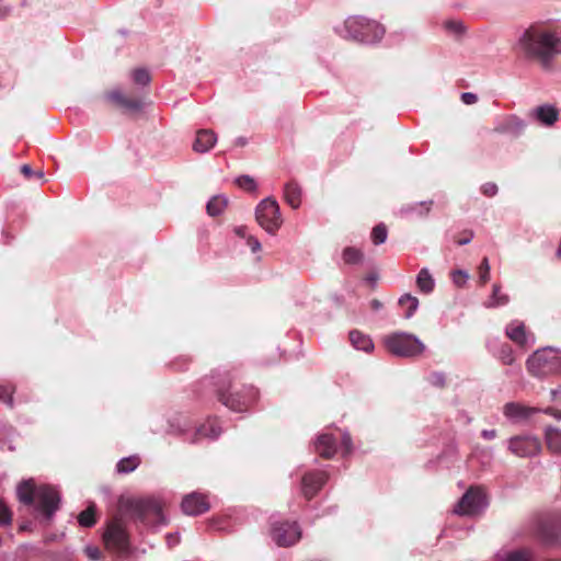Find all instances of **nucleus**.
<instances>
[{
    "mask_svg": "<svg viewBox=\"0 0 561 561\" xmlns=\"http://www.w3.org/2000/svg\"><path fill=\"white\" fill-rule=\"evenodd\" d=\"M468 275L463 271H457L453 275V279L455 284L459 287L463 286L467 282Z\"/></svg>",
    "mask_w": 561,
    "mask_h": 561,
    "instance_id": "a18cd8bd",
    "label": "nucleus"
},
{
    "mask_svg": "<svg viewBox=\"0 0 561 561\" xmlns=\"http://www.w3.org/2000/svg\"><path fill=\"white\" fill-rule=\"evenodd\" d=\"M526 128V123L515 115H511L501 121L493 129L494 133L508 135L512 138H518Z\"/></svg>",
    "mask_w": 561,
    "mask_h": 561,
    "instance_id": "dca6fc26",
    "label": "nucleus"
},
{
    "mask_svg": "<svg viewBox=\"0 0 561 561\" xmlns=\"http://www.w3.org/2000/svg\"><path fill=\"white\" fill-rule=\"evenodd\" d=\"M95 511L96 508L94 504L89 505L84 511H82L78 515L79 525L87 528L94 526L96 523Z\"/></svg>",
    "mask_w": 561,
    "mask_h": 561,
    "instance_id": "c756f323",
    "label": "nucleus"
},
{
    "mask_svg": "<svg viewBox=\"0 0 561 561\" xmlns=\"http://www.w3.org/2000/svg\"><path fill=\"white\" fill-rule=\"evenodd\" d=\"M536 536L548 546L561 540V513L540 515L536 519Z\"/></svg>",
    "mask_w": 561,
    "mask_h": 561,
    "instance_id": "9d476101",
    "label": "nucleus"
},
{
    "mask_svg": "<svg viewBox=\"0 0 561 561\" xmlns=\"http://www.w3.org/2000/svg\"><path fill=\"white\" fill-rule=\"evenodd\" d=\"M473 236H474V233L472 230H465L461 233V237L456 240V243L458 245H466L471 242V240L473 239Z\"/></svg>",
    "mask_w": 561,
    "mask_h": 561,
    "instance_id": "c03bdc74",
    "label": "nucleus"
},
{
    "mask_svg": "<svg viewBox=\"0 0 561 561\" xmlns=\"http://www.w3.org/2000/svg\"><path fill=\"white\" fill-rule=\"evenodd\" d=\"M328 473L324 471H311L304 474L301 479V492L307 500H311L328 481Z\"/></svg>",
    "mask_w": 561,
    "mask_h": 561,
    "instance_id": "4468645a",
    "label": "nucleus"
},
{
    "mask_svg": "<svg viewBox=\"0 0 561 561\" xmlns=\"http://www.w3.org/2000/svg\"><path fill=\"white\" fill-rule=\"evenodd\" d=\"M131 79L135 84L147 87L151 82V75L146 68H136L131 71Z\"/></svg>",
    "mask_w": 561,
    "mask_h": 561,
    "instance_id": "72a5a7b5",
    "label": "nucleus"
},
{
    "mask_svg": "<svg viewBox=\"0 0 561 561\" xmlns=\"http://www.w3.org/2000/svg\"><path fill=\"white\" fill-rule=\"evenodd\" d=\"M430 382L432 386L443 389L446 386V376L443 373H433L430 377Z\"/></svg>",
    "mask_w": 561,
    "mask_h": 561,
    "instance_id": "a19ab883",
    "label": "nucleus"
},
{
    "mask_svg": "<svg viewBox=\"0 0 561 561\" xmlns=\"http://www.w3.org/2000/svg\"><path fill=\"white\" fill-rule=\"evenodd\" d=\"M245 145H247V139L244 137H239L236 140V146H245Z\"/></svg>",
    "mask_w": 561,
    "mask_h": 561,
    "instance_id": "6e6d98bb",
    "label": "nucleus"
},
{
    "mask_svg": "<svg viewBox=\"0 0 561 561\" xmlns=\"http://www.w3.org/2000/svg\"><path fill=\"white\" fill-rule=\"evenodd\" d=\"M460 99L467 105L474 104L478 101V96L471 92L461 93Z\"/></svg>",
    "mask_w": 561,
    "mask_h": 561,
    "instance_id": "de8ad7c7",
    "label": "nucleus"
},
{
    "mask_svg": "<svg viewBox=\"0 0 561 561\" xmlns=\"http://www.w3.org/2000/svg\"><path fill=\"white\" fill-rule=\"evenodd\" d=\"M342 259L347 265L362 264L364 262V252L355 247H346L342 251Z\"/></svg>",
    "mask_w": 561,
    "mask_h": 561,
    "instance_id": "cd10ccee",
    "label": "nucleus"
},
{
    "mask_svg": "<svg viewBox=\"0 0 561 561\" xmlns=\"http://www.w3.org/2000/svg\"><path fill=\"white\" fill-rule=\"evenodd\" d=\"M217 141V136L211 129H201L196 134L195 141L193 142V150L198 153H205Z\"/></svg>",
    "mask_w": 561,
    "mask_h": 561,
    "instance_id": "6ab92c4d",
    "label": "nucleus"
},
{
    "mask_svg": "<svg viewBox=\"0 0 561 561\" xmlns=\"http://www.w3.org/2000/svg\"><path fill=\"white\" fill-rule=\"evenodd\" d=\"M344 26L348 38L365 44L380 42L386 33L382 24L364 16H350Z\"/></svg>",
    "mask_w": 561,
    "mask_h": 561,
    "instance_id": "39448f33",
    "label": "nucleus"
},
{
    "mask_svg": "<svg viewBox=\"0 0 561 561\" xmlns=\"http://www.w3.org/2000/svg\"><path fill=\"white\" fill-rule=\"evenodd\" d=\"M552 399L561 401V386L557 389L551 390Z\"/></svg>",
    "mask_w": 561,
    "mask_h": 561,
    "instance_id": "5fc2aeb1",
    "label": "nucleus"
},
{
    "mask_svg": "<svg viewBox=\"0 0 561 561\" xmlns=\"http://www.w3.org/2000/svg\"><path fill=\"white\" fill-rule=\"evenodd\" d=\"M18 497L25 505H32L36 501L35 508L49 522L59 508V493L51 486L42 485L35 488L32 480L23 481L18 486Z\"/></svg>",
    "mask_w": 561,
    "mask_h": 561,
    "instance_id": "20e7f679",
    "label": "nucleus"
},
{
    "mask_svg": "<svg viewBox=\"0 0 561 561\" xmlns=\"http://www.w3.org/2000/svg\"><path fill=\"white\" fill-rule=\"evenodd\" d=\"M106 99L124 113L135 115L142 111L144 101L140 96L127 95L121 90H113L106 93Z\"/></svg>",
    "mask_w": 561,
    "mask_h": 561,
    "instance_id": "f8f14e48",
    "label": "nucleus"
},
{
    "mask_svg": "<svg viewBox=\"0 0 561 561\" xmlns=\"http://www.w3.org/2000/svg\"><path fill=\"white\" fill-rule=\"evenodd\" d=\"M553 415L557 417V419H561V411L557 412V413H553Z\"/></svg>",
    "mask_w": 561,
    "mask_h": 561,
    "instance_id": "bf43d9fd",
    "label": "nucleus"
},
{
    "mask_svg": "<svg viewBox=\"0 0 561 561\" xmlns=\"http://www.w3.org/2000/svg\"><path fill=\"white\" fill-rule=\"evenodd\" d=\"M488 505L486 494L481 486H470L455 505L453 513L459 516L479 515Z\"/></svg>",
    "mask_w": 561,
    "mask_h": 561,
    "instance_id": "6e6552de",
    "label": "nucleus"
},
{
    "mask_svg": "<svg viewBox=\"0 0 561 561\" xmlns=\"http://www.w3.org/2000/svg\"><path fill=\"white\" fill-rule=\"evenodd\" d=\"M481 191L485 196L492 197L497 193V185L495 183L489 182L482 185Z\"/></svg>",
    "mask_w": 561,
    "mask_h": 561,
    "instance_id": "37998d69",
    "label": "nucleus"
},
{
    "mask_svg": "<svg viewBox=\"0 0 561 561\" xmlns=\"http://www.w3.org/2000/svg\"><path fill=\"white\" fill-rule=\"evenodd\" d=\"M537 412V409L523 405L517 402H510L504 405V414L514 421L527 420Z\"/></svg>",
    "mask_w": 561,
    "mask_h": 561,
    "instance_id": "aec40b11",
    "label": "nucleus"
},
{
    "mask_svg": "<svg viewBox=\"0 0 561 561\" xmlns=\"http://www.w3.org/2000/svg\"><path fill=\"white\" fill-rule=\"evenodd\" d=\"M399 304L402 307H407V311H405L404 317L407 319H409V318H411L413 316V313L417 309V307H419V299L416 297H414V296H411L410 294H405V295H403L399 299Z\"/></svg>",
    "mask_w": 561,
    "mask_h": 561,
    "instance_id": "473e14b6",
    "label": "nucleus"
},
{
    "mask_svg": "<svg viewBox=\"0 0 561 561\" xmlns=\"http://www.w3.org/2000/svg\"><path fill=\"white\" fill-rule=\"evenodd\" d=\"M227 198L224 196H214L206 206L207 213L210 216L220 215L227 206Z\"/></svg>",
    "mask_w": 561,
    "mask_h": 561,
    "instance_id": "2f4dec72",
    "label": "nucleus"
},
{
    "mask_svg": "<svg viewBox=\"0 0 561 561\" xmlns=\"http://www.w3.org/2000/svg\"><path fill=\"white\" fill-rule=\"evenodd\" d=\"M518 45L528 57L537 58L546 69L550 68L552 58L561 54V37L538 24L525 30Z\"/></svg>",
    "mask_w": 561,
    "mask_h": 561,
    "instance_id": "f03ea898",
    "label": "nucleus"
},
{
    "mask_svg": "<svg viewBox=\"0 0 561 561\" xmlns=\"http://www.w3.org/2000/svg\"><path fill=\"white\" fill-rule=\"evenodd\" d=\"M126 519L139 520L146 525H159L164 523L162 504L151 497L141 499L121 495L114 517L107 524L104 533V542L107 548L116 551L128 549V535Z\"/></svg>",
    "mask_w": 561,
    "mask_h": 561,
    "instance_id": "f257e3e1",
    "label": "nucleus"
},
{
    "mask_svg": "<svg viewBox=\"0 0 561 561\" xmlns=\"http://www.w3.org/2000/svg\"><path fill=\"white\" fill-rule=\"evenodd\" d=\"M529 116L543 126H553L559 119V111L552 104H542L534 108Z\"/></svg>",
    "mask_w": 561,
    "mask_h": 561,
    "instance_id": "f3484780",
    "label": "nucleus"
},
{
    "mask_svg": "<svg viewBox=\"0 0 561 561\" xmlns=\"http://www.w3.org/2000/svg\"><path fill=\"white\" fill-rule=\"evenodd\" d=\"M444 27L457 36H462L467 32L466 25L460 20H447L444 22Z\"/></svg>",
    "mask_w": 561,
    "mask_h": 561,
    "instance_id": "c9c22d12",
    "label": "nucleus"
},
{
    "mask_svg": "<svg viewBox=\"0 0 561 561\" xmlns=\"http://www.w3.org/2000/svg\"><path fill=\"white\" fill-rule=\"evenodd\" d=\"M247 244L251 248V250L253 252H257V251L261 250L260 241L256 238L252 237V236L248 237Z\"/></svg>",
    "mask_w": 561,
    "mask_h": 561,
    "instance_id": "8fccbe9b",
    "label": "nucleus"
},
{
    "mask_svg": "<svg viewBox=\"0 0 561 561\" xmlns=\"http://www.w3.org/2000/svg\"><path fill=\"white\" fill-rule=\"evenodd\" d=\"M12 392L13 389H9L8 386L2 387V400H4L9 407H13Z\"/></svg>",
    "mask_w": 561,
    "mask_h": 561,
    "instance_id": "09e8293b",
    "label": "nucleus"
},
{
    "mask_svg": "<svg viewBox=\"0 0 561 561\" xmlns=\"http://www.w3.org/2000/svg\"><path fill=\"white\" fill-rule=\"evenodd\" d=\"M272 538L280 547L296 543L301 537V530L296 522L275 523L272 526Z\"/></svg>",
    "mask_w": 561,
    "mask_h": 561,
    "instance_id": "9b49d317",
    "label": "nucleus"
},
{
    "mask_svg": "<svg viewBox=\"0 0 561 561\" xmlns=\"http://www.w3.org/2000/svg\"><path fill=\"white\" fill-rule=\"evenodd\" d=\"M481 434H482V437L485 439H493L496 437L495 430H483Z\"/></svg>",
    "mask_w": 561,
    "mask_h": 561,
    "instance_id": "603ef678",
    "label": "nucleus"
},
{
    "mask_svg": "<svg viewBox=\"0 0 561 561\" xmlns=\"http://www.w3.org/2000/svg\"><path fill=\"white\" fill-rule=\"evenodd\" d=\"M21 529H23V530H24V529H27V526H26V525H22V526H21Z\"/></svg>",
    "mask_w": 561,
    "mask_h": 561,
    "instance_id": "680f3d73",
    "label": "nucleus"
},
{
    "mask_svg": "<svg viewBox=\"0 0 561 561\" xmlns=\"http://www.w3.org/2000/svg\"><path fill=\"white\" fill-rule=\"evenodd\" d=\"M499 357L504 365H513L515 362L513 348L508 344L501 346Z\"/></svg>",
    "mask_w": 561,
    "mask_h": 561,
    "instance_id": "58836bf2",
    "label": "nucleus"
},
{
    "mask_svg": "<svg viewBox=\"0 0 561 561\" xmlns=\"http://www.w3.org/2000/svg\"><path fill=\"white\" fill-rule=\"evenodd\" d=\"M244 231H245L244 227H239L236 229V233L239 234L240 237H244Z\"/></svg>",
    "mask_w": 561,
    "mask_h": 561,
    "instance_id": "13d9d810",
    "label": "nucleus"
},
{
    "mask_svg": "<svg viewBox=\"0 0 561 561\" xmlns=\"http://www.w3.org/2000/svg\"><path fill=\"white\" fill-rule=\"evenodd\" d=\"M21 172L22 174L26 178V179H31L32 176H36L41 180L44 179V172L43 170H38V171H33L31 165L28 164H23L21 167Z\"/></svg>",
    "mask_w": 561,
    "mask_h": 561,
    "instance_id": "79ce46f5",
    "label": "nucleus"
},
{
    "mask_svg": "<svg viewBox=\"0 0 561 561\" xmlns=\"http://www.w3.org/2000/svg\"><path fill=\"white\" fill-rule=\"evenodd\" d=\"M388 237V229L385 224H378L371 230V241L375 245L382 244Z\"/></svg>",
    "mask_w": 561,
    "mask_h": 561,
    "instance_id": "f704fd0d",
    "label": "nucleus"
},
{
    "mask_svg": "<svg viewBox=\"0 0 561 561\" xmlns=\"http://www.w3.org/2000/svg\"><path fill=\"white\" fill-rule=\"evenodd\" d=\"M314 450L320 457L330 459L336 454V439L332 434H321L314 443Z\"/></svg>",
    "mask_w": 561,
    "mask_h": 561,
    "instance_id": "a211bd4d",
    "label": "nucleus"
},
{
    "mask_svg": "<svg viewBox=\"0 0 561 561\" xmlns=\"http://www.w3.org/2000/svg\"><path fill=\"white\" fill-rule=\"evenodd\" d=\"M416 286L423 294H431L435 287V280L427 268H422L416 276Z\"/></svg>",
    "mask_w": 561,
    "mask_h": 561,
    "instance_id": "b1692460",
    "label": "nucleus"
},
{
    "mask_svg": "<svg viewBox=\"0 0 561 561\" xmlns=\"http://www.w3.org/2000/svg\"><path fill=\"white\" fill-rule=\"evenodd\" d=\"M389 353L399 357H415L425 351L424 344L413 334L396 332L383 337Z\"/></svg>",
    "mask_w": 561,
    "mask_h": 561,
    "instance_id": "0eeeda50",
    "label": "nucleus"
},
{
    "mask_svg": "<svg viewBox=\"0 0 561 561\" xmlns=\"http://www.w3.org/2000/svg\"><path fill=\"white\" fill-rule=\"evenodd\" d=\"M181 507L184 514L195 516L206 513L210 505L206 495L193 492L183 499Z\"/></svg>",
    "mask_w": 561,
    "mask_h": 561,
    "instance_id": "2eb2a0df",
    "label": "nucleus"
},
{
    "mask_svg": "<svg viewBox=\"0 0 561 561\" xmlns=\"http://www.w3.org/2000/svg\"><path fill=\"white\" fill-rule=\"evenodd\" d=\"M510 301V298L506 294L501 291V286L497 284L493 285L492 295L490 297V301L488 302L489 308H495L500 306H504Z\"/></svg>",
    "mask_w": 561,
    "mask_h": 561,
    "instance_id": "7c9ffc66",
    "label": "nucleus"
},
{
    "mask_svg": "<svg viewBox=\"0 0 561 561\" xmlns=\"http://www.w3.org/2000/svg\"><path fill=\"white\" fill-rule=\"evenodd\" d=\"M350 341L354 347H356L357 350L367 352V353L373 351V348H374V343L369 339V336H367L356 330L350 332Z\"/></svg>",
    "mask_w": 561,
    "mask_h": 561,
    "instance_id": "393cba45",
    "label": "nucleus"
},
{
    "mask_svg": "<svg viewBox=\"0 0 561 561\" xmlns=\"http://www.w3.org/2000/svg\"><path fill=\"white\" fill-rule=\"evenodd\" d=\"M342 446L344 448V455H348L352 453L353 445H352V438L351 435L345 433L342 436Z\"/></svg>",
    "mask_w": 561,
    "mask_h": 561,
    "instance_id": "49530a36",
    "label": "nucleus"
},
{
    "mask_svg": "<svg viewBox=\"0 0 561 561\" xmlns=\"http://www.w3.org/2000/svg\"><path fill=\"white\" fill-rule=\"evenodd\" d=\"M213 378L217 399L232 411H247L257 400V389L252 385H242L238 388L230 371L213 375Z\"/></svg>",
    "mask_w": 561,
    "mask_h": 561,
    "instance_id": "7ed1b4c3",
    "label": "nucleus"
},
{
    "mask_svg": "<svg viewBox=\"0 0 561 561\" xmlns=\"http://www.w3.org/2000/svg\"><path fill=\"white\" fill-rule=\"evenodd\" d=\"M368 280H369V282H375V280H376V276H370V277H368Z\"/></svg>",
    "mask_w": 561,
    "mask_h": 561,
    "instance_id": "052dcab7",
    "label": "nucleus"
},
{
    "mask_svg": "<svg viewBox=\"0 0 561 561\" xmlns=\"http://www.w3.org/2000/svg\"><path fill=\"white\" fill-rule=\"evenodd\" d=\"M546 444L552 454L561 455V430L549 426L545 433Z\"/></svg>",
    "mask_w": 561,
    "mask_h": 561,
    "instance_id": "4be33fe9",
    "label": "nucleus"
},
{
    "mask_svg": "<svg viewBox=\"0 0 561 561\" xmlns=\"http://www.w3.org/2000/svg\"><path fill=\"white\" fill-rule=\"evenodd\" d=\"M255 217L257 224L271 234H274L283 224L279 206L275 199L270 197L256 206Z\"/></svg>",
    "mask_w": 561,
    "mask_h": 561,
    "instance_id": "1a4fd4ad",
    "label": "nucleus"
},
{
    "mask_svg": "<svg viewBox=\"0 0 561 561\" xmlns=\"http://www.w3.org/2000/svg\"><path fill=\"white\" fill-rule=\"evenodd\" d=\"M220 427L215 422L204 424L197 430L198 435L209 438H217L220 435Z\"/></svg>",
    "mask_w": 561,
    "mask_h": 561,
    "instance_id": "e433bc0d",
    "label": "nucleus"
},
{
    "mask_svg": "<svg viewBox=\"0 0 561 561\" xmlns=\"http://www.w3.org/2000/svg\"><path fill=\"white\" fill-rule=\"evenodd\" d=\"M236 183L239 187L248 192L256 191L255 180L250 175H240L239 178L236 179Z\"/></svg>",
    "mask_w": 561,
    "mask_h": 561,
    "instance_id": "4c0bfd02",
    "label": "nucleus"
},
{
    "mask_svg": "<svg viewBox=\"0 0 561 561\" xmlns=\"http://www.w3.org/2000/svg\"><path fill=\"white\" fill-rule=\"evenodd\" d=\"M506 335L514 343L518 344L522 347H527L528 345V336L526 333V327L523 322L511 323L506 328Z\"/></svg>",
    "mask_w": 561,
    "mask_h": 561,
    "instance_id": "412c9836",
    "label": "nucleus"
},
{
    "mask_svg": "<svg viewBox=\"0 0 561 561\" xmlns=\"http://www.w3.org/2000/svg\"><path fill=\"white\" fill-rule=\"evenodd\" d=\"M381 306H382V305H381V302H380L379 300H377V299H374V300L371 301V307H373V309H376V310H377V309L381 308Z\"/></svg>",
    "mask_w": 561,
    "mask_h": 561,
    "instance_id": "4d7b16f0",
    "label": "nucleus"
},
{
    "mask_svg": "<svg viewBox=\"0 0 561 561\" xmlns=\"http://www.w3.org/2000/svg\"><path fill=\"white\" fill-rule=\"evenodd\" d=\"M12 520V513L11 511L2 504V525L10 524Z\"/></svg>",
    "mask_w": 561,
    "mask_h": 561,
    "instance_id": "3c124183",
    "label": "nucleus"
},
{
    "mask_svg": "<svg viewBox=\"0 0 561 561\" xmlns=\"http://www.w3.org/2000/svg\"><path fill=\"white\" fill-rule=\"evenodd\" d=\"M87 552L89 558H91L92 560H96L100 557V551L98 548H88Z\"/></svg>",
    "mask_w": 561,
    "mask_h": 561,
    "instance_id": "864d4df0",
    "label": "nucleus"
},
{
    "mask_svg": "<svg viewBox=\"0 0 561 561\" xmlns=\"http://www.w3.org/2000/svg\"><path fill=\"white\" fill-rule=\"evenodd\" d=\"M508 449L518 457H534L541 451V443L535 436H516L510 439Z\"/></svg>",
    "mask_w": 561,
    "mask_h": 561,
    "instance_id": "ddd939ff",
    "label": "nucleus"
},
{
    "mask_svg": "<svg viewBox=\"0 0 561 561\" xmlns=\"http://www.w3.org/2000/svg\"><path fill=\"white\" fill-rule=\"evenodd\" d=\"M480 282L485 284L490 279V264L488 257H484L479 266Z\"/></svg>",
    "mask_w": 561,
    "mask_h": 561,
    "instance_id": "ea45409f",
    "label": "nucleus"
},
{
    "mask_svg": "<svg viewBox=\"0 0 561 561\" xmlns=\"http://www.w3.org/2000/svg\"><path fill=\"white\" fill-rule=\"evenodd\" d=\"M528 371L539 378L561 373V351L543 347L534 352L527 359Z\"/></svg>",
    "mask_w": 561,
    "mask_h": 561,
    "instance_id": "423d86ee",
    "label": "nucleus"
},
{
    "mask_svg": "<svg viewBox=\"0 0 561 561\" xmlns=\"http://www.w3.org/2000/svg\"><path fill=\"white\" fill-rule=\"evenodd\" d=\"M286 202L293 207L298 208L301 203V188L295 182H289L285 185L284 191Z\"/></svg>",
    "mask_w": 561,
    "mask_h": 561,
    "instance_id": "5701e85b",
    "label": "nucleus"
},
{
    "mask_svg": "<svg viewBox=\"0 0 561 561\" xmlns=\"http://www.w3.org/2000/svg\"><path fill=\"white\" fill-rule=\"evenodd\" d=\"M433 205V201H424L421 203H414L407 205L402 208V213L407 215H416L419 217H425L430 214Z\"/></svg>",
    "mask_w": 561,
    "mask_h": 561,
    "instance_id": "bb28decb",
    "label": "nucleus"
},
{
    "mask_svg": "<svg viewBox=\"0 0 561 561\" xmlns=\"http://www.w3.org/2000/svg\"><path fill=\"white\" fill-rule=\"evenodd\" d=\"M497 558L499 561H533L534 554L530 549H518L501 553Z\"/></svg>",
    "mask_w": 561,
    "mask_h": 561,
    "instance_id": "a878e982",
    "label": "nucleus"
},
{
    "mask_svg": "<svg viewBox=\"0 0 561 561\" xmlns=\"http://www.w3.org/2000/svg\"><path fill=\"white\" fill-rule=\"evenodd\" d=\"M140 462L141 460L138 455L125 457L117 462L116 470L122 474L129 473L134 471L140 465Z\"/></svg>",
    "mask_w": 561,
    "mask_h": 561,
    "instance_id": "c85d7f7f",
    "label": "nucleus"
}]
</instances>
